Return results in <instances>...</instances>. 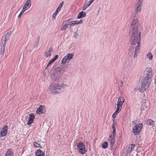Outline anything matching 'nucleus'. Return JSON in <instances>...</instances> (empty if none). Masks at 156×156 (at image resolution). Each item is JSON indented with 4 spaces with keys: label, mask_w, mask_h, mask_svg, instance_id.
Returning <instances> with one entry per match:
<instances>
[{
    "label": "nucleus",
    "mask_w": 156,
    "mask_h": 156,
    "mask_svg": "<svg viewBox=\"0 0 156 156\" xmlns=\"http://www.w3.org/2000/svg\"><path fill=\"white\" fill-rule=\"evenodd\" d=\"M7 129L8 126H4L0 132V137L4 136L6 135L7 133Z\"/></svg>",
    "instance_id": "1a4fd4ad"
},
{
    "label": "nucleus",
    "mask_w": 156,
    "mask_h": 156,
    "mask_svg": "<svg viewBox=\"0 0 156 156\" xmlns=\"http://www.w3.org/2000/svg\"><path fill=\"white\" fill-rule=\"evenodd\" d=\"M5 44H3L1 48V53L2 55L4 54L5 51Z\"/></svg>",
    "instance_id": "a878e982"
},
{
    "label": "nucleus",
    "mask_w": 156,
    "mask_h": 156,
    "mask_svg": "<svg viewBox=\"0 0 156 156\" xmlns=\"http://www.w3.org/2000/svg\"><path fill=\"white\" fill-rule=\"evenodd\" d=\"M108 144L107 142H105L102 145V147L104 148H106L107 147Z\"/></svg>",
    "instance_id": "c756f323"
},
{
    "label": "nucleus",
    "mask_w": 156,
    "mask_h": 156,
    "mask_svg": "<svg viewBox=\"0 0 156 156\" xmlns=\"http://www.w3.org/2000/svg\"><path fill=\"white\" fill-rule=\"evenodd\" d=\"M53 49L52 48H50L48 51H46L45 53V55L47 57H50L51 54V53L53 51Z\"/></svg>",
    "instance_id": "ddd939ff"
},
{
    "label": "nucleus",
    "mask_w": 156,
    "mask_h": 156,
    "mask_svg": "<svg viewBox=\"0 0 156 156\" xmlns=\"http://www.w3.org/2000/svg\"><path fill=\"white\" fill-rule=\"evenodd\" d=\"M119 112V111L116 110V111L114 113L116 115H117L118 114V113Z\"/></svg>",
    "instance_id": "a18cd8bd"
},
{
    "label": "nucleus",
    "mask_w": 156,
    "mask_h": 156,
    "mask_svg": "<svg viewBox=\"0 0 156 156\" xmlns=\"http://www.w3.org/2000/svg\"><path fill=\"white\" fill-rule=\"evenodd\" d=\"M74 56V54H68L67 55L65 56L62 59V64H65L69 60L71 59Z\"/></svg>",
    "instance_id": "423d86ee"
},
{
    "label": "nucleus",
    "mask_w": 156,
    "mask_h": 156,
    "mask_svg": "<svg viewBox=\"0 0 156 156\" xmlns=\"http://www.w3.org/2000/svg\"><path fill=\"white\" fill-rule=\"evenodd\" d=\"M140 45H137L136 47L135 52H136V53H138L139 52L140 49Z\"/></svg>",
    "instance_id": "7c9ffc66"
},
{
    "label": "nucleus",
    "mask_w": 156,
    "mask_h": 156,
    "mask_svg": "<svg viewBox=\"0 0 156 156\" xmlns=\"http://www.w3.org/2000/svg\"><path fill=\"white\" fill-rule=\"evenodd\" d=\"M78 34L76 33H75L74 34V37H75V38H76V37H77L78 36Z\"/></svg>",
    "instance_id": "c03bdc74"
},
{
    "label": "nucleus",
    "mask_w": 156,
    "mask_h": 156,
    "mask_svg": "<svg viewBox=\"0 0 156 156\" xmlns=\"http://www.w3.org/2000/svg\"><path fill=\"white\" fill-rule=\"evenodd\" d=\"M44 107L42 105H40L39 108L37 110L36 113L38 114H41L44 111Z\"/></svg>",
    "instance_id": "f3484780"
},
{
    "label": "nucleus",
    "mask_w": 156,
    "mask_h": 156,
    "mask_svg": "<svg viewBox=\"0 0 156 156\" xmlns=\"http://www.w3.org/2000/svg\"><path fill=\"white\" fill-rule=\"evenodd\" d=\"M63 4H64L63 2H62L59 5L58 8H59V9H61V7L63 6Z\"/></svg>",
    "instance_id": "72a5a7b5"
},
{
    "label": "nucleus",
    "mask_w": 156,
    "mask_h": 156,
    "mask_svg": "<svg viewBox=\"0 0 156 156\" xmlns=\"http://www.w3.org/2000/svg\"><path fill=\"white\" fill-rule=\"evenodd\" d=\"M115 123L114 122L112 126V128L113 129H115Z\"/></svg>",
    "instance_id": "49530a36"
},
{
    "label": "nucleus",
    "mask_w": 156,
    "mask_h": 156,
    "mask_svg": "<svg viewBox=\"0 0 156 156\" xmlns=\"http://www.w3.org/2000/svg\"><path fill=\"white\" fill-rule=\"evenodd\" d=\"M58 13L55 12L53 14V17L54 18V19H55V17L57 15Z\"/></svg>",
    "instance_id": "4c0bfd02"
},
{
    "label": "nucleus",
    "mask_w": 156,
    "mask_h": 156,
    "mask_svg": "<svg viewBox=\"0 0 156 156\" xmlns=\"http://www.w3.org/2000/svg\"><path fill=\"white\" fill-rule=\"evenodd\" d=\"M143 0H138L137 3H139V4L143 5Z\"/></svg>",
    "instance_id": "f704fd0d"
},
{
    "label": "nucleus",
    "mask_w": 156,
    "mask_h": 156,
    "mask_svg": "<svg viewBox=\"0 0 156 156\" xmlns=\"http://www.w3.org/2000/svg\"><path fill=\"white\" fill-rule=\"evenodd\" d=\"M112 137V135H111V136H110V137L111 138V137Z\"/></svg>",
    "instance_id": "603ef678"
},
{
    "label": "nucleus",
    "mask_w": 156,
    "mask_h": 156,
    "mask_svg": "<svg viewBox=\"0 0 156 156\" xmlns=\"http://www.w3.org/2000/svg\"><path fill=\"white\" fill-rule=\"evenodd\" d=\"M83 20H80L79 21V23L78 24H82L83 23Z\"/></svg>",
    "instance_id": "de8ad7c7"
},
{
    "label": "nucleus",
    "mask_w": 156,
    "mask_h": 156,
    "mask_svg": "<svg viewBox=\"0 0 156 156\" xmlns=\"http://www.w3.org/2000/svg\"><path fill=\"white\" fill-rule=\"evenodd\" d=\"M29 116V118L27 123L28 125H30L33 122L35 118V115L33 113L30 114Z\"/></svg>",
    "instance_id": "f8f14e48"
},
{
    "label": "nucleus",
    "mask_w": 156,
    "mask_h": 156,
    "mask_svg": "<svg viewBox=\"0 0 156 156\" xmlns=\"http://www.w3.org/2000/svg\"><path fill=\"white\" fill-rule=\"evenodd\" d=\"M66 28H67L66 27L65 25H64L63 27L61 28V30H65Z\"/></svg>",
    "instance_id": "a19ab883"
},
{
    "label": "nucleus",
    "mask_w": 156,
    "mask_h": 156,
    "mask_svg": "<svg viewBox=\"0 0 156 156\" xmlns=\"http://www.w3.org/2000/svg\"><path fill=\"white\" fill-rule=\"evenodd\" d=\"M33 144L35 147H41L40 144L36 141L33 143Z\"/></svg>",
    "instance_id": "bb28decb"
},
{
    "label": "nucleus",
    "mask_w": 156,
    "mask_h": 156,
    "mask_svg": "<svg viewBox=\"0 0 156 156\" xmlns=\"http://www.w3.org/2000/svg\"><path fill=\"white\" fill-rule=\"evenodd\" d=\"M143 125L142 123H139L135 125L133 127V132L135 135H137L139 134L141 130L143 127Z\"/></svg>",
    "instance_id": "39448f33"
},
{
    "label": "nucleus",
    "mask_w": 156,
    "mask_h": 156,
    "mask_svg": "<svg viewBox=\"0 0 156 156\" xmlns=\"http://www.w3.org/2000/svg\"><path fill=\"white\" fill-rule=\"evenodd\" d=\"M135 145L134 144H131L129 147L128 149V151L130 152H131L133 151V150H134L135 147Z\"/></svg>",
    "instance_id": "393cba45"
},
{
    "label": "nucleus",
    "mask_w": 156,
    "mask_h": 156,
    "mask_svg": "<svg viewBox=\"0 0 156 156\" xmlns=\"http://www.w3.org/2000/svg\"><path fill=\"white\" fill-rule=\"evenodd\" d=\"M116 115L114 113L113 115H112V117L113 118H115V116Z\"/></svg>",
    "instance_id": "09e8293b"
},
{
    "label": "nucleus",
    "mask_w": 156,
    "mask_h": 156,
    "mask_svg": "<svg viewBox=\"0 0 156 156\" xmlns=\"http://www.w3.org/2000/svg\"><path fill=\"white\" fill-rule=\"evenodd\" d=\"M137 7L135 9V11L136 12H139L141 9V6L143 5L139 4V3H137Z\"/></svg>",
    "instance_id": "412c9836"
},
{
    "label": "nucleus",
    "mask_w": 156,
    "mask_h": 156,
    "mask_svg": "<svg viewBox=\"0 0 156 156\" xmlns=\"http://www.w3.org/2000/svg\"><path fill=\"white\" fill-rule=\"evenodd\" d=\"M139 21L136 18L133 19L129 33L131 38L130 40L132 45H140V32L139 30Z\"/></svg>",
    "instance_id": "f257e3e1"
},
{
    "label": "nucleus",
    "mask_w": 156,
    "mask_h": 156,
    "mask_svg": "<svg viewBox=\"0 0 156 156\" xmlns=\"http://www.w3.org/2000/svg\"><path fill=\"white\" fill-rule=\"evenodd\" d=\"M11 34V33L9 32L7 33L2 38L3 44H5L7 41L9 39L10 36Z\"/></svg>",
    "instance_id": "9b49d317"
},
{
    "label": "nucleus",
    "mask_w": 156,
    "mask_h": 156,
    "mask_svg": "<svg viewBox=\"0 0 156 156\" xmlns=\"http://www.w3.org/2000/svg\"><path fill=\"white\" fill-rule=\"evenodd\" d=\"M86 16V14L85 12L83 11H82L79 14L77 17V19H80L82 17H85Z\"/></svg>",
    "instance_id": "5701e85b"
},
{
    "label": "nucleus",
    "mask_w": 156,
    "mask_h": 156,
    "mask_svg": "<svg viewBox=\"0 0 156 156\" xmlns=\"http://www.w3.org/2000/svg\"><path fill=\"white\" fill-rule=\"evenodd\" d=\"M71 23V21L68 22V20H67L65 21V25L67 28H68L69 27H70L72 26Z\"/></svg>",
    "instance_id": "b1692460"
},
{
    "label": "nucleus",
    "mask_w": 156,
    "mask_h": 156,
    "mask_svg": "<svg viewBox=\"0 0 156 156\" xmlns=\"http://www.w3.org/2000/svg\"><path fill=\"white\" fill-rule=\"evenodd\" d=\"M114 137H113L112 138V139H111V144L112 145H113L114 144V143H115V139Z\"/></svg>",
    "instance_id": "473e14b6"
},
{
    "label": "nucleus",
    "mask_w": 156,
    "mask_h": 156,
    "mask_svg": "<svg viewBox=\"0 0 156 156\" xmlns=\"http://www.w3.org/2000/svg\"><path fill=\"white\" fill-rule=\"evenodd\" d=\"M66 86L65 84H61L59 82L57 83H52L50 85L49 87V90L51 93L53 94H55L59 93L60 92V90L62 87H65Z\"/></svg>",
    "instance_id": "f03ea898"
},
{
    "label": "nucleus",
    "mask_w": 156,
    "mask_h": 156,
    "mask_svg": "<svg viewBox=\"0 0 156 156\" xmlns=\"http://www.w3.org/2000/svg\"><path fill=\"white\" fill-rule=\"evenodd\" d=\"M31 5V1L30 0H27L23 6L24 8L26 9H28L30 7Z\"/></svg>",
    "instance_id": "4468645a"
},
{
    "label": "nucleus",
    "mask_w": 156,
    "mask_h": 156,
    "mask_svg": "<svg viewBox=\"0 0 156 156\" xmlns=\"http://www.w3.org/2000/svg\"><path fill=\"white\" fill-rule=\"evenodd\" d=\"M71 24L73 25L79 23V21H71Z\"/></svg>",
    "instance_id": "2f4dec72"
},
{
    "label": "nucleus",
    "mask_w": 156,
    "mask_h": 156,
    "mask_svg": "<svg viewBox=\"0 0 156 156\" xmlns=\"http://www.w3.org/2000/svg\"><path fill=\"white\" fill-rule=\"evenodd\" d=\"M116 135V132L115 129H113V137H115Z\"/></svg>",
    "instance_id": "c9c22d12"
},
{
    "label": "nucleus",
    "mask_w": 156,
    "mask_h": 156,
    "mask_svg": "<svg viewBox=\"0 0 156 156\" xmlns=\"http://www.w3.org/2000/svg\"><path fill=\"white\" fill-rule=\"evenodd\" d=\"M115 119H113V122H114H114L115 123Z\"/></svg>",
    "instance_id": "3c124183"
},
{
    "label": "nucleus",
    "mask_w": 156,
    "mask_h": 156,
    "mask_svg": "<svg viewBox=\"0 0 156 156\" xmlns=\"http://www.w3.org/2000/svg\"><path fill=\"white\" fill-rule=\"evenodd\" d=\"M125 99L122 97H120L118 100L117 104L122 105Z\"/></svg>",
    "instance_id": "aec40b11"
},
{
    "label": "nucleus",
    "mask_w": 156,
    "mask_h": 156,
    "mask_svg": "<svg viewBox=\"0 0 156 156\" xmlns=\"http://www.w3.org/2000/svg\"><path fill=\"white\" fill-rule=\"evenodd\" d=\"M122 105L117 104V108L116 110L120 112L122 108Z\"/></svg>",
    "instance_id": "c85d7f7f"
},
{
    "label": "nucleus",
    "mask_w": 156,
    "mask_h": 156,
    "mask_svg": "<svg viewBox=\"0 0 156 156\" xmlns=\"http://www.w3.org/2000/svg\"><path fill=\"white\" fill-rule=\"evenodd\" d=\"M147 72L145 78L150 79H151V78L152 76V69L150 67H147Z\"/></svg>",
    "instance_id": "6e6552de"
},
{
    "label": "nucleus",
    "mask_w": 156,
    "mask_h": 156,
    "mask_svg": "<svg viewBox=\"0 0 156 156\" xmlns=\"http://www.w3.org/2000/svg\"><path fill=\"white\" fill-rule=\"evenodd\" d=\"M138 53H136V52H135L134 55L133 56V57L134 58H135L137 56V54Z\"/></svg>",
    "instance_id": "37998d69"
},
{
    "label": "nucleus",
    "mask_w": 156,
    "mask_h": 156,
    "mask_svg": "<svg viewBox=\"0 0 156 156\" xmlns=\"http://www.w3.org/2000/svg\"><path fill=\"white\" fill-rule=\"evenodd\" d=\"M147 58L150 60H151L152 59L153 55L150 52H149L147 54Z\"/></svg>",
    "instance_id": "cd10ccee"
},
{
    "label": "nucleus",
    "mask_w": 156,
    "mask_h": 156,
    "mask_svg": "<svg viewBox=\"0 0 156 156\" xmlns=\"http://www.w3.org/2000/svg\"><path fill=\"white\" fill-rule=\"evenodd\" d=\"M134 48L133 46H131L129 47L128 54L130 56L132 55L134 52Z\"/></svg>",
    "instance_id": "4be33fe9"
},
{
    "label": "nucleus",
    "mask_w": 156,
    "mask_h": 156,
    "mask_svg": "<svg viewBox=\"0 0 156 156\" xmlns=\"http://www.w3.org/2000/svg\"><path fill=\"white\" fill-rule=\"evenodd\" d=\"M58 55H56L53 58L51 59L45 67V69H47L48 68L51 66V65L58 59Z\"/></svg>",
    "instance_id": "9d476101"
},
{
    "label": "nucleus",
    "mask_w": 156,
    "mask_h": 156,
    "mask_svg": "<svg viewBox=\"0 0 156 156\" xmlns=\"http://www.w3.org/2000/svg\"><path fill=\"white\" fill-rule=\"evenodd\" d=\"M135 65V62L131 60V62L128 63V64L127 68H129V70L132 68Z\"/></svg>",
    "instance_id": "6ab92c4d"
},
{
    "label": "nucleus",
    "mask_w": 156,
    "mask_h": 156,
    "mask_svg": "<svg viewBox=\"0 0 156 156\" xmlns=\"http://www.w3.org/2000/svg\"><path fill=\"white\" fill-rule=\"evenodd\" d=\"M13 152L11 149H8L4 156H13Z\"/></svg>",
    "instance_id": "dca6fc26"
},
{
    "label": "nucleus",
    "mask_w": 156,
    "mask_h": 156,
    "mask_svg": "<svg viewBox=\"0 0 156 156\" xmlns=\"http://www.w3.org/2000/svg\"><path fill=\"white\" fill-rule=\"evenodd\" d=\"M138 27H139H139H139V26H138Z\"/></svg>",
    "instance_id": "864d4df0"
},
{
    "label": "nucleus",
    "mask_w": 156,
    "mask_h": 156,
    "mask_svg": "<svg viewBox=\"0 0 156 156\" xmlns=\"http://www.w3.org/2000/svg\"><path fill=\"white\" fill-rule=\"evenodd\" d=\"M151 79H150L144 77L140 85L139 89L141 92L145 91L150 85Z\"/></svg>",
    "instance_id": "20e7f679"
},
{
    "label": "nucleus",
    "mask_w": 156,
    "mask_h": 156,
    "mask_svg": "<svg viewBox=\"0 0 156 156\" xmlns=\"http://www.w3.org/2000/svg\"><path fill=\"white\" fill-rule=\"evenodd\" d=\"M26 10H27V9H25V8H24L23 7V9H22V10H21V11L20 13H21V14H22Z\"/></svg>",
    "instance_id": "e433bc0d"
},
{
    "label": "nucleus",
    "mask_w": 156,
    "mask_h": 156,
    "mask_svg": "<svg viewBox=\"0 0 156 156\" xmlns=\"http://www.w3.org/2000/svg\"><path fill=\"white\" fill-rule=\"evenodd\" d=\"M88 7V5L87 4L85 5L84 6L83 9V10H84L85 9H86Z\"/></svg>",
    "instance_id": "58836bf2"
},
{
    "label": "nucleus",
    "mask_w": 156,
    "mask_h": 156,
    "mask_svg": "<svg viewBox=\"0 0 156 156\" xmlns=\"http://www.w3.org/2000/svg\"><path fill=\"white\" fill-rule=\"evenodd\" d=\"M77 147L79 152L82 154H83L86 152L84 145L82 142H79L77 144Z\"/></svg>",
    "instance_id": "0eeeda50"
},
{
    "label": "nucleus",
    "mask_w": 156,
    "mask_h": 156,
    "mask_svg": "<svg viewBox=\"0 0 156 156\" xmlns=\"http://www.w3.org/2000/svg\"><path fill=\"white\" fill-rule=\"evenodd\" d=\"M146 123L147 125L152 126H155V125L154 123V122L151 119H149L147 120Z\"/></svg>",
    "instance_id": "a211bd4d"
},
{
    "label": "nucleus",
    "mask_w": 156,
    "mask_h": 156,
    "mask_svg": "<svg viewBox=\"0 0 156 156\" xmlns=\"http://www.w3.org/2000/svg\"><path fill=\"white\" fill-rule=\"evenodd\" d=\"M36 156H44V153L40 149L37 150L35 153Z\"/></svg>",
    "instance_id": "2eb2a0df"
},
{
    "label": "nucleus",
    "mask_w": 156,
    "mask_h": 156,
    "mask_svg": "<svg viewBox=\"0 0 156 156\" xmlns=\"http://www.w3.org/2000/svg\"><path fill=\"white\" fill-rule=\"evenodd\" d=\"M64 72V69L62 67H58L55 69L53 68L51 73L54 78L57 79L61 77Z\"/></svg>",
    "instance_id": "7ed1b4c3"
},
{
    "label": "nucleus",
    "mask_w": 156,
    "mask_h": 156,
    "mask_svg": "<svg viewBox=\"0 0 156 156\" xmlns=\"http://www.w3.org/2000/svg\"><path fill=\"white\" fill-rule=\"evenodd\" d=\"M60 10H61V9H59V8H58H58H57V9H56V11H55V12H56V13H58V12H59V11H60Z\"/></svg>",
    "instance_id": "79ce46f5"
},
{
    "label": "nucleus",
    "mask_w": 156,
    "mask_h": 156,
    "mask_svg": "<svg viewBox=\"0 0 156 156\" xmlns=\"http://www.w3.org/2000/svg\"><path fill=\"white\" fill-rule=\"evenodd\" d=\"M94 0H90L89 1L88 3L89 4H88V6L90 5L94 2Z\"/></svg>",
    "instance_id": "ea45409f"
},
{
    "label": "nucleus",
    "mask_w": 156,
    "mask_h": 156,
    "mask_svg": "<svg viewBox=\"0 0 156 156\" xmlns=\"http://www.w3.org/2000/svg\"><path fill=\"white\" fill-rule=\"evenodd\" d=\"M21 15H22V14H21V13H20V14H19V15L18 16V18H20L21 17Z\"/></svg>",
    "instance_id": "8fccbe9b"
}]
</instances>
